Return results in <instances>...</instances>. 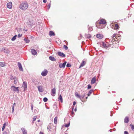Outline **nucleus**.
Returning <instances> with one entry per match:
<instances>
[{"label": "nucleus", "mask_w": 134, "mask_h": 134, "mask_svg": "<svg viewBox=\"0 0 134 134\" xmlns=\"http://www.w3.org/2000/svg\"><path fill=\"white\" fill-rule=\"evenodd\" d=\"M106 23L105 19H101L100 21L97 22L96 23V26L99 29H103L105 26L104 24Z\"/></svg>", "instance_id": "1"}, {"label": "nucleus", "mask_w": 134, "mask_h": 134, "mask_svg": "<svg viewBox=\"0 0 134 134\" xmlns=\"http://www.w3.org/2000/svg\"><path fill=\"white\" fill-rule=\"evenodd\" d=\"M28 4L26 2H23L20 4L19 6V8L23 10H26L28 7Z\"/></svg>", "instance_id": "2"}, {"label": "nucleus", "mask_w": 134, "mask_h": 134, "mask_svg": "<svg viewBox=\"0 0 134 134\" xmlns=\"http://www.w3.org/2000/svg\"><path fill=\"white\" fill-rule=\"evenodd\" d=\"M118 37L120 38V37L118 35L116 34H113V36L112 37V40H111V42L113 43L115 42V41H117L118 40L117 39Z\"/></svg>", "instance_id": "3"}, {"label": "nucleus", "mask_w": 134, "mask_h": 134, "mask_svg": "<svg viewBox=\"0 0 134 134\" xmlns=\"http://www.w3.org/2000/svg\"><path fill=\"white\" fill-rule=\"evenodd\" d=\"M11 89L13 91L19 92V90L18 87H16L14 86H12L11 87Z\"/></svg>", "instance_id": "4"}, {"label": "nucleus", "mask_w": 134, "mask_h": 134, "mask_svg": "<svg viewBox=\"0 0 134 134\" xmlns=\"http://www.w3.org/2000/svg\"><path fill=\"white\" fill-rule=\"evenodd\" d=\"M108 44H106L103 42H101L100 43L101 46L104 48H107L109 47Z\"/></svg>", "instance_id": "5"}, {"label": "nucleus", "mask_w": 134, "mask_h": 134, "mask_svg": "<svg viewBox=\"0 0 134 134\" xmlns=\"http://www.w3.org/2000/svg\"><path fill=\"white\" fill-rule=\"evenodd\" d=\"M110 26L111 27H114V29L115 30L118 29L119 28V27L117 24H114L113 23L111 24Z\"/></svg>", "instance_id": "6"}, {"label": "nucleus", "mask_w": 134, "mask_h": 134, "mask_svg": "<svg viewBox=\"0 0 134 134\" xmlns=\"http://www.w3.org/2000/svg\"><path fill=\"white\" fill-rule=\"evenodd\" d=\"M103 36H104L103 35L100 34H98L96 35V37L100 39H102L103 38Z\"/></svg>", "instance_id": "7"}, {"label": "nucleus", "mask_w": 134, "mask_h": 134, "mask_svg": "<svg viewBox=\"0 0 134 134\" xmlns=\"http://www.w3.org/2000/svg\"><path fill=\"white\" fill-rule=\"evenodd\" d=\"M56 93V90L55 88L52 89L51 91V94L52 96H54Z\"/></svg>", "instance_id": "8"}, {"label": "nucleus", "mask_w": 134, "mask_h": 134, "mask_svg": "<svg viewBox=\"0 0 134 134\" xmlns=\"http://www.w3.org/2000/svg\"><path fill=\"white\" fill-rule=\"evenodd\" d=\"M2 50L3 51L4 53H8L10 52V51L8 49L5 48H2Z\"/></svg>", "instance_id": "9"}, {"label": "nucleus", "mask_w": 134, "mask_h": 134, "mask_svg": "<svg viewBox=\"0 0 134 134\" xmlns=\"http://www.w3.org/2000/svg\"><path fill=\"white\" fill-rule=\"evenodd\" d=\"M66 62H65L63 64L60 63L59 64V66L60 68H64L66 64Z\"/></svg>", "instance_id": "10"}, {"label": "nucleus", "mask_w": 134, "mask_h": 134, "mask_svg": "<svg viewBox=\"0 0 134 134\" xmlns=\"http://www.w3.org/2000/svg\"><path fill=\"white\" fill-rule=\"evenodd\" d=\"M75 96L78 98H79L81 101H83V100H82V99H83V98L84 97V96H80L79 95L78 93L77 92L76 93H75Z\"/></svg>", "instance_id": "11"}, {"label": "nucleus", "mask_w": 134, "mask_h": 134, "mask_svg": "<svg viewBox=\"0 0 134 134\" xmlns=\"http://www.w3.org/2000/svg\"><path fill=\"white\" fill-rule=\"evenodd\" d=\"M48 71L46 70H45L41 73V75L43 76H46L47 74Z\"/></svg>", "instance_id": "12"}, {"label": "nucleus", "mask_w": 134, "mask_h": 134, "mask_svg": "<svg viewBox=\"0 0 134 134\" xmlns=\"http://www.w3.org/2000/svg\"><path fill=\"white\" fill-rule=\"evenodd\" d=\"M38 88L39 91L40 92H42L43 91V89L41 86L38 87Z\"/></svg>", "instance_id": "13"}, {"label": "nucleus", "mask_w": 134, "mask_h": 134, "mask_svg": "<svg viewBox=\"0 0 134 134\" xmlns=\"http://www.w3.org/2000/svg\"><path fill=\"white\" fill-rule=\"evenodd\" d=\"M7 7L8 8L11 9L12 8V3L10 2L7 4Z\"/></svg>", "instance_id": "14"}, {"label": "nucleus", "mask_w": 134, "mask_h": 134, "mask_svg": "<svg viewBox=\"0 0 134 134\" xmlns=\"http://www.w3.org/2000/svg\"><path fill=\"white\" fill-rule=\"evenodd\" d=\"M21 130L23 132V134H27L26 130L24 128H22L21 129Z\"/></svg>", "instance_id": "15"}, {"label": "nucleus", "mask_w": 134, "mask_h": 134, "mask_svg": "<svg viewBox=\"0 0 134 134\" xmlns=\"http://www.w3.org/2000/svg\"><path fill=\"white\" fill-rule=\"evenodd\" d=\"M31 52L32 54L34 55H36L37 53L36 51L34 49H31Z\"/></svg>", "instance_id": "16"}, {"label": "nucleus", "mask_w": 134, "mask_h": 134, "mask_svg": "<svg viewBox=\"0 0 134 134\" xmlns=\"http://www.w3.org/2000/svg\"><path fill=\"white\" fill-rule=\"evenodd\" d=\"M58 54L59 56H61L62 57H65V55L63 53L61 52H58Z\"/></svg>", "instance_id": "17"}, {"label": "nucleus", "mask_w": 134, "mask_h": 134, "mask_svg": "<svg viewBox=\"0 0 134 134\" xmlns=\"http://www.w3.org/2000/svg\"><path fill=\"white\" fill-rule=\"evenodd\" d=\"M18 66L19 68V69L22 71H23V68L22 67V66H21V63H18Z\"/></svg>", "instance_id": "18"}, {"label": "nucleus", "mask_w": 134, "mask_h": 134, "mask_svg": "<svg viewBox=\"0 0 134 134\" xmlns=\"http://www.w3.org/2000/svg\"><path fill=\"white\" fill-rule=\"evenodd\" d=\"M22 86L24 88V90L26 89L27 87V83L25 82H24L23 83Z\"/></svg>", "instance_id": "19"}, {"label": "nucleus", "mask_w": 134, "mask_h": 134, "mask_svg": "<svg viewBox=\"0 0 134 134\" xmlns=\"http://www.w3.org/2000/svg\"><path fill=\"white\" fill-rule=\"evenodd\" d=\"M86 62L84 61H83L80 65L79 68H80L84 66L85 65Z\"/></svg>", "instance_id": "20"}, {"label": "nucleus", "mask_w": 134, "mask_h": 134, "mask_svg": "<svg viewBox=\"0 0 134 134\" xmlns=\"http://www.w3.org/2000/svg\"><path fill=\"white\" fill-rule=\"evenodd\" d=\"M28 25H32L33 24V21L32 20H29L27 22Z\"/></svg>", "instance_id": "21"}, {"label": "nucleus", "mask_w": 134, "mask_h": 134, "mask_svg": "<svg viewBox=\"0 0 134 134\" xmlns=\"http://www.w3.org/2000/svg\"><path fill=\"white\" fill-rule=\"evenodd\" d=\"M7 123L5 122L4 123L2 128V131H3L5 128V126H7Z\"/></svg>", "instance_id": "22"}, {"label": "nucleus", "mask_w": 134, "mask_h": 134, "mask_svg": "<svg viewBox=\"0 0 134 134\" xmlns=\"http://www.w3.org/2000/svg\"><path fill=\"white\" fill-rule=\"evenodd\" d=\"M49 59L52 61H55L56 60V59L55 58L52 56H50L49 57Z\"/></svg>", "instance_id": "23"}, {"label": "nucleus", "mask_w": 134, "mask_h": 134, "mask_svg": "<svg viewBox=\"0 0 134 134\" xmlns=\"http://www.w3.org/2000/svg\"><path fill=\"white\" fill-rule=\"evenodd\" d=\"M49 35L51 36H54L55 34L52 31H50L49 32Z\"/></svg>", "instance_id": "24"}, {"label": "nucleus", "mask_w": 134, "mask_h": 134, "mask_svg": "<svg viewBox=\"0 0 134 134\" xmlns=\"http://www.w3.org/2000/svg\"><path fill=\"white\" fill-rule=\"evenodd\" d=\"M24 40L25 42L26 43H28L30 42V40L28 39V38H24Z\"/></svg>", "instance_id": "25"}, {"label": "nucleus", "mask_w": 134, "mask_h": 134, "mask_svg": "<svg viewBox=\"0 0 134 134\" xmlns=\"http://www.w3.org/2000/svg\"><path fill=\"white\" fill-rule=\"evenodd\" d=\"M129 118L127 117H126L124 119V122L125 123H127L129 122Z\"/></svg>", "instance_id": "26"}, {"label": "nucleus", "mask_w": 134, "mask_h": 134, "mask_svg": "<svg viewBox=\"0 0 134 134\" xmlns=\"http://www.w3.org/2000/svg\"><path fill=\"white\" fill-rule=\"evenodd\" d=\"M0 66L2 67H4L5 66L4 62H0Z\"/></svg>", "instance_id": "27"}, {"label": "nucleus", "mask_w": 134, "mask_h": 134, "mask_svg": "<svg viewBox=\"0 0 134 134\" xmlns=\"http://www.w3.org/2000/svg\"><path fill=\"white\" fill-rule=\"evenodd\" d=\"M58 99H59V100H60L61 102L62 103L63 102V100L62 97V96L60 94L59 95V97L58 98Z\"/></svg>", "instance_id": "28"}, {"label": "nucleus", "mask_w": 134, "mask_h": 134, "mask_svg": "<svg viewBox=\"0 0 134 134\" xmlns=\"http://www.w3.org/2000/svg\"><path fill=\"white\" fill-rule=\"evenodd\" d=\"M57 117H55L54 119V124H56L57 123Z\"/></svg>", "instance_id": "29"}, {"label": "nucleus", "mask_w": 134, "mask_h": 134, "mask_svg": "<svg viewBox=\"0 0 134 134\" xmlns=\"http://www.w3.org/2000/svg\"><path fill=\"white\" fill-rule=\"evenodd\" d=\"M9 130H7L5 131H4L3 133V134H9Z\"/></svg>", "instance_id": "30"}, {"label": "nucleus", "mask_w": 134, "mask_h": 134, "mask_svg": "<svg viewBox=\"0 0 134 134\" xmlns=\"http://www.w3.org/2000/svg\"><path fill=\"white\" fill-rule=\"evenodd\" d=\"M17 36V35H15L11 39V40L12 41H14L16 38V37Z\"/></svg>", "instance_id": "31"}, {"label": "nucleus", "mask_w": 134, "mask_h": 134, "mask_svg": "<svg viewBox=\"0 0 134 134\" xmlns=\"http://www.w3.org/2000/svg\"><path fill=\"white\" fill-rule=\"evenodd\" d=\"M96 80V78L95 76L93 78V84L95 82Z\"/></svg>", "instance_id": "32"}, {"label": "nucleus", "mask_w": 134, "mask_h": 134, "mask_svg": "<svg viewBox=\"0 0 134 134\" xmlns=\"http://www.w3.org/2000/svg\"><path fill=\"white\" fill-rule=\"evenodd\" d=\"M92 90H90V91L88 92V94H87V95L88 96H89L92 93Z\"/></svg>", "instance_id": "33"}, {"label": "nucleus", "mask_w": 134, "mask_h": 134, "mask_svg": "<svg viewBox=\"0 0 134 134\" xmlns=\"http://www.w3.org/2000/svg\"><path fill=\"white\" fill-rule=\"evenodd\" d=\"M43 100L44 102H46L47 101L48 99L47 98L44 97L43 98Z\"/></svg>", "instance_id": "34"}, {"label": "nucleus", "mask_w": 134, "mask_h": 134, "mask_svg": "<svg viewBox=\"0 0 134 134\" xmlns=\"http://www.w3.org/2000/svg\"><path fill=\"white\" fill-rule=\"evenodd\" d=\"M70 124V122H69L68 124H65V127H68L69 126Z\"/></svg>", "instance_id": "35"}, {"label": "nucleus", "mask_w": 134, "mask_h": 134, "mask_svg": "<svg viewBox=\"0 0 134 134\" xmlns=\"http://www.w3.org/2000/svg\"><path fill=\"white\" fill-rule=\"evenodd\" d=\"M130 127H131V129L132 130H133L134 129V126L132 125L131 124L130 125Z\"/></svg>", "instance_id": "36"}, {"label": "nucleus", "mask_w": 134, "mask_h": 134, "mask_svg": "<svg viewBox=\"0 0 134 134\" xmlns=\"http://www.w3.org/2000/svg\"><path fill=\"white\" fill-rule=\"evenodd\" d=\"M17 79H14V83L15 84H16V83H17Z\"/></svg>", "instance_id": "37"}, {"label": "nucleus", "mask_w": 134, "mask_h": 134, "mask_svg": "<svg viewBox=\"0 0 134 134\" xmlns=\"http://www.w3.org/2000/svg\"><path fill=\"white\" fill-rule=\"evenodd\" d=\"M66 67H70L71 66V65L70 64L68 63L66 65Z\"/></svg>", "instance_id": "38"}, {"label": "nucleus", "mask_w": 134, "mask_h": 134, "mask_svg": "<svg viewBox=\"0 0 134 134\" xmlns=\"http://www.w3.org/2000/svg\"><path fill=\"white\" fill-rule=\"evenodd\" d=\"M51 4V3H50L47 6V8L48 9H49L50 7Z\"/></svg>", "instance_id": "39"}, {"label": "nucleus", "mask_w": 134, "mask_h": 134, "mask_svg": "<svg viewBox=\"0 0 134 134\" xmlns=\"http://www.w3.org/2000/svg\"><path fill=\"white\" fill-rule=\"evenodd\" d=\"M64 47L66 50H67L68 49V47L65 45H64Z\"/></svg>", "instance_id": "40"}, {"label": "nucleus", "mask_w": 134, "mask_h": 134, "mask_svg": "<svg viewBox=\"0 0 134 134\" xmlns=\"http://www.w3.org/2000/svg\"><path fill=\"white\" fill-rule=\"evenodd\" d=\"M10 78L11 80H13L14 79L13 77L12 76H11Z\"/></svg>", "instance_id": "41"}, {"label": "nucleus", "mask_w": 134, "mask_h": 134, "mask_svg": "<svg viewBox=\"0 0 134 134\" xmlns=\"http://www.w3.org/2000/svg\"><path fill=\"white\" fill-rule=\"evenodd\" d=\"M91 86L90 85H88V88H87L88 89H89L90 88H91Z\"/></svg>", "instance_id": "42"}, {"label": "nucleus", "mask_w": 134, "mask_h": 134, "mask_svg": "<svg viewBox=\"0 0 134 134\" xmlns=\"http://www.w3.org/2000/svg\"><path fill=\"white\" fill-rule=\"evenodd\" d=\"M36 116H34V117L33 118V121H35L36 120Z\"/></svg>", "instance_id": "43"}, {"label": "nucleus", "mask_w": 134, "mask_h": 134, "mask_svg": "<svg viewBox=\"0 0 134 134\" xmlns=\"http://www.w3.org/2000/svg\"><path fill=\"white\" fill-rule=\"evenodd\" d=\"M22 34H19L18 35V37H20L22 36Z\"/></svg>", "instance_id": "44"}, {"label": "nucleus", "mask_w": 134, "mask_h": 134, "mask_svg": "<svg viewBox=\"0 0 134 134\" xmlns=\"http://www.w3.org/2000/svg\"><path fill=\"white\" fill-rule=\"evenodd\" d=\"M124 133V134H129L128 132L126 131H125Z\"/></svg>", "instance_id": "45"}, {"label": "nucleus", "mask_w": 134, "mask_h": 134, "mask_svg": "<svg viewBox=\"0 0 134 134\" xmlns=\"http://www.w3.org/2000/svg\"><path fill=\"white\" fill-rule=\"evenodd\" d=\"M15 106H16V103H14V104L12 106V107H14Z\"/></svg>", "instance_id": "46"}, {"label": "nucleus", "mask_w": 134, "mask_h": 134, "mask_svg": "<svg viewBox=\"0 0 134 134\" xmlns=\"http://www.w3.org/2000/svg\"><path fill=\"white\" fill-rule=\"evenodd\" d=\"M92 29V27H89V28H88V30H89L90 31H92V30H91V29Z\"/></svg>", "instance_id": "47"}, {"label": "nucleus", "mask_w": 134, "mask_h": 134, "mask_svg": "<svg viewBox=\"0 0 134 134\" xmlns=\"http://www.w3.org/2000/svg\"><path fill=\"white\" fill-rule=\"evenodd\" d=\"M76 104V102L75 101L73 103V106H74V105Z\"/></svg>", "instance_id": "48"}, {"label": "nucleus", "mask_w": 134, "mask_h": 134, "mask_svg": "<svg viewBox=\"0 0 134 134\" xmlns=\"http://www.w3.org/2000/svg\"><path fill=\"white\" fill-rule=\"evenodd\" d=\"M14 107H12V112L13 113L14 111Z\"/></svg>", "instance_id": "49"}, {"label": "nucleus", "mask_w": 134, "mask_h": 134, "mask_svg": "<svg viewBox=\"0 0 134 134\" xmlns=\"http://www.w3.org/2000/svg\"><path fill=\"white\" fill-rule=\"evenodd\" d=\"M47 1V0H43V2L44 3H46Z\"/></svg>", "instance_id": "50"}, {"label": "nucleus", "mask_w": 134, "mask_h": 134, "mask_svg": "<svg viewBox=\"0 0 134 134\" xmlns=\"http://www.w3.org/2000/svg\"><path fill=\"white\" fill-rule=\"evenodd\" d=\"M33 107L32 106V104L31 106V109L32 110H33Z\"/></svg>", "instance_id": "51"}, {"label": "nucleus", "mask_w": 134, "mask_h": 134, "mask_svg": "<svg viewBox=\"0 0 134 134\" xmlns=\"http://www.w3.org/2000/svg\"><path fill=\"white\" fill-rule=\"evenodd\" d=\"M74 106H72V111H73V109H74Z\"/></svg>", "instance_id": "52"}, {"label": "nucleus", "mask_w": 134, "mask_h": 134, "mask_svg": "<svg viewBox=\"0 0 134 134\" xmlns=\"http://www.w3.org/2000/svg\"><path fill=\"white\" fill-rule=\"evenodd\" d=\"M91 37V36L90 35H89L87 37L88 38H89Z\"/></svg>", "instance_id": "53"}, {"label": "nucleus", "mask_w": 134, "mask_h": 134, "mask_svg": "<svg viewBox=\"0 0 134 134\" xmlns=\"http://www.w3.org/2000/svg\"><path fill=\"white\" fill-rule=\"evenodd\" d=\"M40 134H44L42 132H40Z\"/></svg>", "instance_id": "54"}, {"label": "nucleus", "mask_w": 134, "mask_h": 134, "mask_svg": "<svg viewBox=\"0 0 134 134\" xmlns=\"http://www.w3.org/2000/svg\"><path fill=\"white\" fill-rule=\"evenodd\" d=\"M71 114L72 115H73L74 114V112L73 111H72L71 112Z\"/></svg>", "instance_id": "55"}, {"label": "nucleus", "mask_w": 134, "mask_h": 134, "mask_svg": "<svg viewBox=\"0 0 134 134\" xmlns=\"http://www.w3.org/2000/svg\"><path fill=\"white\" fill-rule=\"evenodd\" d=\"M40 120H38L37 122H40Z\"/></svg>", "instance_id": "56"}, {"label": "nucleus", "mask_w": 134, "mask_h": 134, "mask_svg": "<svg viewBox=\"0 0 134 134\" xmlns=\"http://www.w3.org/2000/svg\"><path fill=\"white\" fill-rule=\"evenodd\" d=\"M91 84L92 83V79L91 80Z\"/></svg>", "instance_id": "57"}, {"label": "nucleus", "mask_w": 134, "mask_h": 134, "mask_svg": "<svg viewBox=\"0 0 134 134\" xmlns=\"http://www.w3.org/2000/svg\"><path fill=\"white\" fill-rule=\"evenodd\" d=\"M76 108H75V111H76Z\"/></svg>", "instance_id": "58"}, {"label": "nucleus", "mask_w": 134, "mask_h": 134, "mask_svg": "<svg viewBox=\"0 0 134 134\" xmlns=\"http://www.w3.org/2000/svg\"><path fill=\"white\" fill-rule=\"evenodd\" d=\"M25 30V31H27V30Z\"/></svg>", "instance_id": "59"}, {"label": "nucleus", "mask_w": 134, "mask_h": 134, "mask_svg": "<svg viewBox=\"0 0 134 134\" xmlns=\"http://www.w3.org/2000/svg\"><path fill=\"white\" fill-rule=\"evenodd\" d=\"M87 97H86V98L87 99Z\"/></svg>", "instance_id": "60"}]
</instances>
